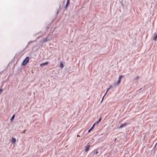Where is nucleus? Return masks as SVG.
<instances>
[{
	"instance_id": "1",
	"label": "nucleus",
	"mask_w": 157,
	"mask_h": 157,
	"mask_svg": "<svg viewBox=\"0 0 157 157\" xmlns=\"http://www.w3.org/2000/svg\"><path fill=\"white\" fill-rule=\"evenodd\" d=\"M29 57L28 56L26 57L25 59L22 62V65H25L29 62Z\"/></svg>"
},
{
	"instance_id": "2",
	"label": "nucleus",
	"mask_w": 157,
	"mask_h": 157,
	"mask_svg": "<svg viewBox=\"0 0 157 157\" xmlns=\"http://www.w3.org/2000/svg\"><path fill=\"white\" fill-rule=\"evenodd\" d=\"M90 148V144H88L85 147V151H88L89 150Z\"/></svg>"
},
{
	"instance_id": "3",
	"label": "nucleus",
	"mask_w": 157,
	"mask_h": 157,
	"mask_svg": "<svg viewBox=\"0 0 157 157\" xmlns=\"http://www.w3.org/2000/svg\"><path fill=\"white\" fill-rule=\"evenodd\" d=\"M122 77H123V76L122 75L120 76L119 77L118 81L117 82V85L119 84V83L120 82L121 79Z\"/></svg>"
},
{
	"instance_id": "4",
	"label": "nucleus",
	"mask_w": 157,
	"mask_h": 157,
	"mask_svg": "<svg viewBox=\"0 0 157 157\" xmlns=\"http://www.w3.org/2000/svg\"><path fill=\"white\" fill-rule=\"evenodd\" d=\"M48 62H45L44 63H42L40 65V66L42 67L44 66L47 65H48Z\"/></svg>"
},
{
	"instance_id": "5",
	"label": "nucleus",
	"mask_w": 157,
	"mask_h": 157,
	"mask_svg": "<svg viewBox=\"0 0 157 157\" xmlns=\"http://www.w3.org/2000/svg\"><path fill=\"white\" fill-rule=\"evenodd\" d=\"M157 38V34L156 33H155L154 34V37L153 39L155 41H156Z\"/></svg>"
},
{
	"instance_id": "6",
	"label": "nucleus",
	"mask_w": 157,
	"mask_h": 157,
	"mask_svg": "<svg viewBox=\"0 0 157 157\" xmlns=\"http://www.w3.org/2000/svg\"><path fill=\"white\" fill-rule=\"evenodd\" d=\"M126 124H127L126 123H124L123 124H122L120 126V127H119V128H121L122 127H125L126 126Z\"/></svg>"
},
{
	"instance_id": "7",
	"label": "nucleus",
	"mask_w": 157,
	"mask_h": 157,
	"mask_svg": "<svg viewBox=\"0 0 157 157\" xmlns=\"http://www.w3.org/2000/svg\"><path fill=\"white\" fill-rule=\"evenodd\" d=\"M15 141H16L15 139L14 138H12V140H11V142L12 143H15Z\"/></svg>"
},
{
	"instance_id": "8",
	"label": "nucleus",
	"mask_w": 157,
	"mask_h": 157,
	"mask_svg": "<svg viewBox=\"0 0 157 157\" xmlns=\"http://www.w3.org/2000/svg\"><path fill=\"white\" fill-rule=\"evenodd\" d=\"M63 67V65L62 63H61L60 64L59 67L61 68H62Z\"/></svg>"
},
{
	"instance_id": "9",
	"label": "nucleus",
	"mask_w": 157,
	"mask_h": 157,
	"mask_svg": "<svg viewBox=\"0 0 157 157\" xmlns=\"http://www.w3.org/2000/svg\"><path fill=\"white\" fill-rule=\"evenodd\" d=\"M98 153V151L97 150H95L94 151V154H95L96 155Z\"/></svg>"
},
{
	"instance_id": "10",
	"label": "nucleus",
	"mask_w": 157,
	"mask_h": 157,
	"mask_svg": "<svg viewBox=\"0 0 157 157\" xmlns=\"http://www.w3.org/2000/svg\"><path fill=\"white\" fill-rule=\"evenodd\" d=\"M15 115H13V116H12L11 118L10 119V120L11 121L14 118Z\"/></svg>"
},
{
	"instance_id": "11",
	"label": "nucleus",
	"mask_w": 157,
	"mask_h": 157,
	"mask_svg": "<svg viewBox=\"0 0 157 157\" xmlns=\"http://www.w3.org/2000/svg\"><path fill=\"white\" fill-rule=\"evenodd\" d=\"M109 89V88L108 89H107V92H106V93L105 94L104 96L102 98V101L103 100V98H104V96L106 94V93L108 91V90Z\"/></svg>"
},
{
	"instance_id": "12",
	"label": "nucleus",
	"mask_w": 157,
	"mask_h": 157,
	"mask_svg": "<svg viewBox=\"0 0 157 157\" xmlns=\"http://www.w3.org/2000/svg\"><path fill=\"white\" fill-rule=\"evenodd\" d=\"M95 125V124H94L93 126L91 128V129L92 130L94 127V125Z\"/></svg>"
},
{
	"instance_id": "13",
	"label": "nucleus",
	"mask_w": 157,
	"mask_h": 157,
	"mask_svg": "<svg viewBox=\"0 0 157 157\" xmlns=\"http://www.w3.org/2000/svg\"><path fill=\"white\" fill-rule=\"evenodd\" d=\"M101 120V118H100L99 119L98 121H97V123H98L99 122H100Z\"/></svg>"
},
{
	"instance_id": "14",
	"label": "nucleus",
	"mask_w": 157,
	"mask_h": 157,
	"mask_svg": "<svg viewBox=\"0 0 157 157\" xmlns=\"http://www.w3.org/2000/svg\"><path fill=\"white\" fill-rule=\"evenodd\" d=\"M69 2V0H67V5H68V4Z\"/></svg>"
},
{
	"instance_id": "15",
	"label": "nucleus",
	"mask_w": 157,
	"mask_h": 157,
	"mask_svg": "<svg viewBox=\"0 0 157 157\" xmlns=\"http://www.w3.org/2000/svg\"><path fill=\"white\" fill-rule=\"evenodd\" d=\"M2 91V90L1 89H0V93H1Z\"/></svg>"
},
{
	"instance_id": "16",
	"label": "nucleus",
	"mask_w": 157,
	"mask_h": 157,
	"mask_svg": "<svg viewBox=\"0 0 157 157\" xmlns=\"http://www.w3.org/2000/svg\"><path fill=\"white\" fill-rule=\"evenodd\" d=\"M92 130V129L90 128L89 131H88V132H89L91 130Z\"/></svg>"
}]
</instances>
